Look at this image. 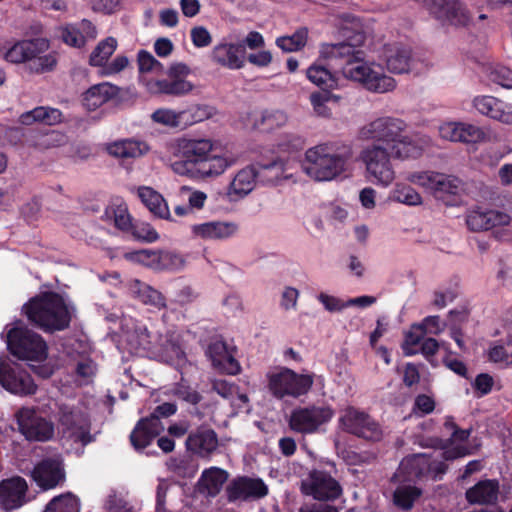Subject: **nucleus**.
Masks as SVG:
<instances>
[{"mask_svg":"<svg viewBox=\"0 0 512 512\" xmlns=\"http://www.w3.org/2000/svg\"><path fill=\"white\" fill-rule=\"evenodd\" d=\"M406 123L391 116L378 117L358 132L363 141H372L359 153L364 167V178L376 187L388 188L397 178L394 161H407L419 158L428 139H415L405 134Z\"/></svg>","mask_w":512,"mask_h":512,"instance_id":"nucleus-1","label":"nucleus"},{"mask_svg":"<svg viewBox=\"0 0 512 512\" xmlns=\"http://www.w3.org/2000/svg\"><path fill=\"white\" fill-rule=\"evenodd\" d=\"M172 153L178 158H188L203 177H216L236 164L237 158L228 152L223 153L218 143L207 137L182 136L171 144Z\"/></svg>","mask_w":512,"mask_h":512,"instance_id":"nucleus-2","label":"nucleus"},{"mask_svg":"<svg viewBox=\"0 0 512 512\" xmlns=\"http://www.w3.org/2000/svg\"><path fill=\"white\" fill-rule=\"evenodd\" d=\"M28 320L45 332L62 331L69 327L74 306L57 293L45 292L23 306Z\"/></svg>","mask_w":512,"mask_h":512,"instance_id":"nucleus-3","label":"nucleus"},{"mask_svg":"<svg viewBox=\"0 0 512 512\" xmlns=\"http://www.w3.org/2000/svg\"><path fill=\"white\" fill-rule=\"evenodd\" d=\"M2 59L11 64H28L31 72L41 74L53 71L57 53L49 51V42L43 38L19 40L5 46Z\"/></svg>","mask_w":512,"mask_h":512,"instance_id":"nucleus-4","label":"nucleus"},{"mask_svg":"<svg viewBox=\"0 0 512 512\" xmlns=\"http://www.w3.org/2000/svg\"><path fill=\"white\" fill-rule=\"evenodd\" d=\"M346 163L347 158L337 153L332 143H321L305 151L301 167L311 179L325 182L340 176Z\"/></svg>","mask_w":512,"mask_h":512,"instance_id":"nucleus-5","label":"nucleus"},{"mask_svg":"<svg viewBox=\"0 0 512 512\" xmlns=\"http://www.w3.org/2000/svg\"><path fill=\"white\" fill-rule=\"evenodd\" d=\"M6 329L7 348L13 356L29 363L46 360L48 346L41 335L27 328L21 321Z\"/></svg>","mask_w":512,"mask_h":512,"instance_id":"nucleus-6","label":"nucleus"},{"mask_svg":"<svg viewBox=\"0 0 512 512\" xmlns=\"http://www.w3.org/2000/svg\"><path fill=\"white\" fill-rule=\"evenodd\" d=\"M58 425L65 445L83 448L93 441L90 418L81 405H61Z\"/></svg>","mask_w":512,"mask_h":512,"instance_id":"nucleus-7","label":"nucleus"},{"mask_svg":"<svg viewBox=\"0 0 512 512\" xmlns=\"http://www.w3.org/2000/svg\"><path fill=\"white\" fill-rule=\"evenodd\" d=\"M342 74L374 93L391 92L397 86L396 80L386 75L380 64L365 61L361 52L354 61L343 65Z\"/></svg>","mask_w":512,"mask_h":512,"instance_id":"nucleus-8","label":"nucleus"},{"mask_svg":"<svg viewBox=\"0 0 512 512\" xmlns=\"http://www.w3.org/2000/svg\"><path fill=\"white\" fill-rule=\"evenodd\" d=\"M267 388L277 399L299 398L306 395L313 386L314 376L310 373H296L286 367H276L266 375Z\"/></svg>","mask_w":512,"mask_h":512,"instance_id":"nucleus-9","label":"nucleus"},{"mask_svg":"<svg viewBox=\"0 0 512 512\" xmlns=\"http://www.w3.org/2000/svg\"><path fill=\"white\" fill-rule=\"evenodd\" d=\"M125 341L132 353L152 352L167 357H180L182 351L178 343L172 339L151 335L147 327L136 323L126 332Z\"/></svg>","mask_w":512,"mask_h":512,"instance_id":"nucleus-10","label":"nucleus"},{"mask_svg":"<svg viewBox=\"0 0 512 512\" xmlns=\"http://www.w3.org/2000/svg\"><path fill=\"white\" fill-rule=\"evenodd\" d=\"M406 180L446 204L450 202L452 196L460 192L462 185L459 178L436 171H413L407 174Z\"/></svg>","mask_w":512,"mask_h":512,"instance_id":"nucleus-11","label":"nucleus"},{"mask_svg":"<svg viewBox=\"0 0 512 512\" xmlns=\"http://www.w3.org/2000/svg\"><path fill=\"white\" fill-rule=\"evenodd\" d=\"M334 415V409L327 404L297 407L292 410L288 425L296 433L304 435L315 434L321 432Z\"/></svg>","mask_w":512,"mask_h":512,"instance_id":"nucleus-12","label":"nucleus"},{"mask_svg":"<svg viewBox=\"0 0 512 512\" xmlns=\"http://www.w3.org/2000/svg\"><path fill=\"white\" fill-rule=\"evenodd\" d=\"M344 431L368 441H380L384 432L381 425L366 412L354 407L346 408L339 419Z\"/></svg>","mask_w":512,"mask_h":512,"instance_id":"nucleus-13","label":"nucleus"},{"mask_svg":"<svg viewBox=\"0 0 512 512\" xmlns=\"http://www.w3.org/2000/svg\"><path fill=\"white\" fill-rule=\"evenodd\" d=\"M340 483L324 470L313 469L301 481V492L318 501H333L342 495Z\"/></svg>","mask_w":512,"mask_h":512,"instance_id":"nucleus-14","label":"nucleus"},{"mask_svg":"<svg viewBox=\"0 0 512 512\" xmlns=\"http://www.w3.org/2000/svg\"><path fill=\"white\" fill-rule=\"evenodd\" d=\"M190 68L183 63L171 65L167 71L169 79L151 80L146 82V88L153 94L183 96L194 89V84L186 79Z\"/></svg>","mask_w":512,"mask_h":512,"instance_id":"nucleus-15","label":"nucleus"},{"mask_svg":"<svg viewBox=\"0 0 512 512\" xmlns=\"http://www.w3.org/2000/svg\"><path fill=\"white\" fill-rule=\"evenodd\" d=\"M15 418L19 431L27 440L45 442L54 436L53 422L39 415L34 408L22 407Z\"/></svg>","mask_w":512,"mask_h":512,"instance_id":"nucleus-16","label":"nucleus"},{"mask_svg":"<svg viewBox=\"0 0 512 512\" xmlns=\"http://www.w3.org/2000/svg\"><path fill=\"white\" fill-rule=\"evenodd\" d=\"M447 466L442 461L432 460L426 454H416L403 459L396 471V479L415 481L423 475L437 478L446 472Z\"/></svg>","mask_w":512,"mask_h":512,"instance_id":"nucleus-17","label":"nucleus"},{"mask_svg":"<svg viewBox=\"0 0 512 512\" xmlns=\"http://www.w3.org/2000/svg\"><path fill=\"white\" fill-rule=\"evenodd\" d=\"M424 6L437 20L454 26H468L472 16L460 0H423Z\"/></svg>","mask_w":512,"mask_h":512,"instance_id":"nucleus-18","label":"nucleus"},{"mask_svg":"<svg viewBox=\"0 0 512 512\" xmlns=\"http://www.w3.org/2000/svg\"><path fill=\"white\" fill-rule=\"evenodd\" d=\"M0 384L8 392L18 396L32 395L37 385L32 377L16 363H7L0 358Z\"/></svg>","mask_w":512,"mask_h":512,"instance_id":"nucleus-19","label":"nucleus"},{"mask_svg":"<svg viewBox=\"0 0 512 512\" xmlns=\"http://www.w3.org/2000/svg\"><path fill=\"white\" fill-rule=\"evenodd\" d=\"M439 135L442 139L464 144H477L484 142L486 133L477 125L468 122L448 121L439 126Z\"/></svg>","mask_w":512,"mask_h":512,"instance_id":"nucleus-20","label":"nucleus"},{"mask_svg":"<svg viewBox=\"0 0 512 512\" xmlns=\"http://www.w3.org/2000/svg\"><path fill=\"white\" fill-rule=\"evenodd\" d=\"M239 226L232 221H207L190 226L191 237L202 241H225L237 235Z\"/></svg>","mask_w":512,"mask_h":512,"instance_id":"nucleus-21","label":"nucleus"},{"mask_svg":"<svg viewBox=\"0 0 512 512\" xmlns=\"http://www.w3.org/2000/svg\"><path fill=\"white\" fill-rule=\"evenodd\" d=\"M512 219L509 214L496 209L475 208L466 216V224L471 231L480 232L509 226Z\"/></svg>","mask_w":512,"mask_h":512,"instance_id":"nucleus-22","label":"nucleus"},{"mask_svg":"<svg viewBox=\"0 0 512 512\" xmlns=\"http://www.w3.org/2000/svg\"><path fill=\"white\" fill-rule=\"evenodd\" d=\"M287 113L279 109L254 110L246 114L243 123L246 127L261 132H272L288 123Z\"/></svg>","mask_w":512,"mask_h":512,"instance_id":"nucleus-23","label":"nucleus"},{"mask_svg":"<svg viewBox=\"0 0 512 512\" xmlns=\"http://www.w3.org/2000/svg\"><path fill=\"white\" fill-rule=\"evenodd\" d=\"M229 502L262 498L267 495L268 487L261 479L241 477L234 479L226 488Z\"/></svg>","mask_w":512,"mask_h":512,"instance_id":"nucleus-24","label":"nucleus"},{"mask_svg":"<svg viewBox=\"0 0 512 512\" xmlns=\"http://www.w3.org/2000/svg\"><path fill=\"white\" fill-rule=\"evenodd\" d=\"M28 486L21 477H12L0 482V505L6 510L20 508L27 501Z\"/></svg>","mask_w":512,"mask_h":512,"instance_id":"nucleus-25","label":"nucleus"},{"mask_svg":"<svg viewBox=\"0 0 512 512\" xmlns=\"http://www.w3.org/2000/svg\"><path fill=\"white\" fill-rule=\"evenodd\" d=\"M382 58L388 71L393 74H404L411 70V51L403 44L389 43L384 45Z\"/></svg>","mask_w":512,"mask_h":512,"instance_id":"nucleus-26","label":"nucleus"},{"mask_svg":"<svg viewBox=\"0 0 512 512\" xmlns=\"http://www.w3.org/2000/svg\"><path fill=\"white\" fill-rule=\"evenodd\" d=\"M359 53V50L347 42L322 43L319 47V59L338 65L341 69L343 65L354 61Z\"/></svg>","mask_w":512,"mask_h":512,"instance_id":"nucleus-27","label":"nucleus"},{"mask_svg":"<svg viewBox=\"0 0 512 512\" xmlns=\"http://www.w3.org/2000/svg\"><path fill=\"white\" fill-rule=\"evenodd\" d=\"M164 430V426L157 415L141 419L133 429L130 440L137 450L144 449Z\"/></svg>","mask_w":512,"mask_h":512,"instance_id":"nucleus-28","label":"nucleus"},{"mask_svg":"<svg viewBox=\"0 0 512 512\" xmlns=\"http://www.w3.org/2000/svg\"><path fill=\"white\" fill-rule=\"evenodd\" d=\"M33 479L43 489H51L64 478L62 464L59 459H45L35 466Z\"/></svg>","mask_w":512,"mask_h":512,"instance_id":"nucleus-29","label":"nucleus"},{"mask_svg":"<svg viewBox=\"0 0 512 512\" xmlns=\"http://www.w3.org/2000/svg\"><path fill=\"white\" fill-rule=\"evenodd\" d=\"M186 447L200 457L209 458L218 447L217 434L212 429L199 428L188 436Z\"/></svg>","mask_w":512,"mask_h":512,"instance_id":"nucleus-30","label":"nucleus"},{"mask_svg":"<svg viewBox=\"0 0 512 512\" xmlns=\"http://www.w3.org/2000/svg\"><path fill=\"white\" fill-rule=\"evenodd\" d=\"M207 355L211 359L213 366L222 372L234 375L240 371L239 363L228 349L226 343L221 340H216L209 345Z\"/></svg>","mask_w":512,"mask_h":512,"instance_id":"nucleus-31","label":"nucleus"},{"mask_svg":"<svg viewBox=\"0 0 512 512\" xmlns=\"http://www.w3.org/2000/svg\"><path fill=\"white\" fill-rule=\"evenodd\" d=\"M211 60L216 64L236 70L244 66V58L240 47L233 43L220 42L213 47Z\"/></svg>","mask_w":512,"mask_h":512,"instance_id":"nucleus-32","label":"nucleus"},{"mask_svg":"<svg viewBox=\"0 0 512 512\" xmlns=\"http://www.w3.org/2000/svg\"><path fill=\"white\" fill-rule=\"evenodd\" d=\"M499 488V482L496 479L481 480L466 491V500L470 504H494L499 496Z\"/></svg>","mask_w":512,"mask_h":512,"instance_id":"nucleus-33","label":"nucleus"},{"mask_svg":"<svg viewBox=\"0 0 512 512\" xmlns=\"http://www.w3.org/2000/svg\"><path fill=\"white\" fill-rule=\"evenodd\" d=\"M227 479L228 473L226 470L219 467H210L202 472L197 482V489L199 493L207 497H215L220 493Z\"/></svg>","mask_w":512,"mask_h":512,"instance_id":"nucleus-34","label":"nucleus"},{"mask_svg":"<svg viewBox=\"0 0 512 512\" xmlns=\"http://www.w3.org/2000/svg\"><path fill=\"white\" fill-rule=\"evenodd\" d=\"M257 178L258 173L253 166L239 170L229 185L228 195L232 199H240L247 196L254 189Z\"/></svg>","mask_w":512,"mask_h":512,"instance_id":"nucleus-35","label":"nucleus"},{"mask_svg":"<svg viewBox=\"0 0 512 512\" xmlns=\"http://www.w3.org/2000/svg\"><path fill=\"white\" fill-rule=\"evenodd\" d=\"M149 146L144 141L123 139L107 144L106 151L115 158H138L149 151Z\"/></svg>","mask_w":512,"mask_h":512,"instance_id":"nucleus-36","label":"nucleus"},{"mask_svg":"<svg viewBox=\"0 0 512 512\" xmlns=\"http://www.w3.org/2000/svg\"><path fill=\"white\" fill-rule=\"evenodd\" d=\"M137 195L148 210L158 218L170 220L169 207L163 196L148 186H141L137 189Z\"/></svg>","mask_w":512,"mask_h":512,"instance_id":"nucleus-37","label":"nucleus"},{"mask_svg":"<svg viewBox=\"0 0 512 512\" xmlns=\"http://www.w3.org/2000/svg\"><path fill=\"white\" fill-rule=\"evenodd\" d=\"M118 94V88L103 82L89 88L83 96V104L88 110H96Z\"/></svg>","mask_w":512,"mask_h":512,"instance_id":"nucleus-38","label":"nucleus"},{"mask_svg":"<svg viewBox=\"0 0 512 512\" xmlns=\"http://www.w3.org/2000/svg\"><path fill=\"white\" fill-rule=\"evenodd\" d=\"M130 291L132 295L144 305L153 306L158 310L164 309L167 306L166 298L160 291L139 280H133L131 282Z\"/></svg>","mask_w":512,"mask_h":512,"instance_id":"nucleus-39","label":"nucleus"},{"mask_svg":"<svg viewBox=\"0 0 512 512\" xmlns=\"http://www.w3.org/2000/svg\"><path fill=\"white\" fill-rule=\"evenodd\" d=\"M22 124L31 125L39 122L45 125H57L64 121L62 112L57 108L39 106L20 116Z\"/></svg>","mask_w":512,"mask_h":512,"instance_id":"nucleus-40","label":"nucleus"},{"mask_svg":"<svg viewBox=\"0 0 512 512\" xmlns=\"http://www.w3.org/2000/svg\"><path fill=\"white\" fill-rule=\"evenodd\" d=\"M393 480L399 483L393 495L394 504L403 510L411 509L414 502L420 497L421 490L411 484L413 481L396 479V473Z\"/></svg>","mask_w":512,"mask_h":512,"instance_id":"nucleus-41","label":"nucleus"},{"mask_svg":"<svg viewBox=\"0 0 512 512\" xmlns=\"http://www.w3.org/2000/svg\"><path fill=\"white\" fill-rule=\"evenodd\" d=\"M388 200L406 206H419L423 203L421 194L404 182H398L394 185L389 192Z\"/></svg>","mask_w":512,"mask_h":512,"instance_id":"nucleus-42","label":"nucleus"},{"mask_svg":"<svg viewBox=\"0 0 512 512\" xmlns=\"http://www.w3.org/2000/svg\"><path fill=\"white\" fill-rule=\"evenodd\" d=\"M339 96L331 94L325 91H317L313 92L309 96L310 104L313 109V113L317 117L329 119L332 117V110L328 106L330 101L337 102L339 100Z\"/></svg>","mask_w":512,"mask_h":512,"instance_id":"nucleus-43","label":"nucleus"},{"mask_svg":"<svg viewBox=\"0 0 512 512\" xmlns=\"http://www.w3.org/2000/svg\"><path fill=\"white\" fill-rule=\"evenodd\" d=\"M213 115L214 108L204 104H196L187 109L181 110L183 129L209 119Z\"/></svg>","mask_w":512,"mask_h":512,"instance_id":"nucleus-44","label":"nucleus"},{"mask_svg":"<svg viewBox=\"0 0 512 512\" xmlns=\"http://www.w3.org/2000/svg\"><path fill=\"white\" fill-rule=\"evenodd\" d=\"M307 40L308 29L301 27L292 35L278 37L275 43L284 52H295L305 47Z\"/></svg>","mask_w":512,"mask_h":512,"instance_id":"nucleus-45","label":"nucleus"},{"mask_svg":"<svg viewBox=\"0 0 512 512\" xmlns=\"http://www.w3.org/2000/svg\"><path fill=\"white\" fill-rule=\"evenodd\" d=\"M116 48L117 40L113 37H107L106 39L99 42L95 49L92 51L89 63L92 66L103 68L110 56L115 52Z\"/></svg>","mask_w":512,"mask_h":512,"instance_id":"nucleus-46","label":"nucleus"},{"mask_svg":"<svg viewBox=\"0 0 512 512\" xmlns=\"http://www.w3.org/2000/svg\"><path fill=\"white\" fill-rule=\"evenodd\" d=\"M306 76L314 85L322 88H332L335 83V77L329 69L323 65L314 63L306 71Z\"/></svg>","mask_w":512,"mask_h":512,"instance_id":"nucleus-47","label":"nucleus"},{"mask_svg":"<svg viewBox=\"0 0 512 512\" xmlns=\"http://www.w3.org/2000/svg\"><path fill=\"white\" fill-rule=\"evenodd\" d=\"M44 512H80L79 500L71 493L54 497Z\"/></svg>","mask_w":512,"mask_h":512,"instance_id":"nucleus-48","label":"nucleus"},{"mask_svg":"<svg viewBox=\"0 0 512 512\" xmlns=\"http://www.w3.org/2000/svg\"><path fill=\"white\" fill-rule=\"evenodd\" d=\"M426 335L420 325L413 324L410 329L405 333L404 341L402 343V350L406 356H413L419 353V347Z\"/></svg>","mask_w":512,"mask_h":512,"instance_id":"nucleus-49","label":"nucleus"},{"mask_svg":"<svg viewBox=\"0 0 512 512\" xmlns=\"http://www.w3.org/2000/svg\"><path fill=\"white\" fill-rule=\"evenodd\" d=\"M151 119L154 123L159 125L183 129L181 111L159 108L151 114Z\"/></svg>","mask_w":512,"mask_h":512,"instance_id":"nucleus-50","label":"nucleus"},{"mask_svg":"<svg viewBox=\"0 0 512 512\" xmlns=\"http://www.w3.org/2000/svg\"><path fill=\"white\" fill-rule=\"evenodd\" d=\"M106 216L113 219L115 226L121 230L131 228V217L127 205L123 202L111 204L106 209Z\"/></svg>","mask_w":512,"mask_h":512,"instance_id":"nucleus-51","label":"nucleus"},{"mask_svg":"<svg viewBox=\"0 0 512 512\" xmlns=\"http://www.w3.org/2000/svg\"><path fill=\"white\" fill-rule=\"evenodd\" d=\"M501 99L489 95L477 96L473 99V107L482 115L493 120L497 119Z\"/></svg>","mask_w":512,"mask_h":512,"instance_id":"nucleus-52","label":"nucleus"},{"mask_svg":"<svg viewBox=\"0 0 512 512\" xmlns=\"http://www.w3.org/2000/svg\"><path fill=\"white\" fill-rule=\"evenodd\" d=\"M257 170L258 178L264 183H273L281 179L284 175V162L274 160L268 164L260 165Z\"/></svg>","mask_w":512,"mask_h":512,"instance_id":"nucleus-53","label":"nucleus"},{"mask_svg":"<svg viewBox=\"0 0 512 512\" xmlns=\"http://www.w3.org/2000/svg\"><path fill=\"white\" fill-rule=\"evenodd\" d=\"M125 257L131 261L138 262L153 270H159L160 265V251L157 250H139L127 253Z\"/></svg>","mask_w":512,"mask_h":512,"instance_id":"nucleus-54","label":"nucleus"},{"mask_svg":"<svg viewBox=\"0 0 512 512\" xmlns=\"http://www.w3.org/2000/svg\"><path fill=\"white\" fill-rule=\"evenodd\" d=\"M137 63L140 73H152L156 75L164 73V66L146 50H140L138 52Z\"/></svg>","mask_w":512,"mask_h":512,"instance_id":"nucleus-55","label":"nucleus"},{"mask_svg":"<svg viewBox=\"0 0 512 512\" xmlns=\"http://www.w3.org/2000/svg\"><path fill=\"white\" fill-rule=\"evenodd\" d=\"M186 265L185 258L173 251H160L159 270H167L172 272L181 271Z\"/></svg>","mask_w":512,"mask_h":512,"instance_id":"nucleus-56","label":"nucleus"},{"mask_svg":"<svg viewBox=\"0 0 512 512\" xmlns=\"http://www.w3.org/2000/svg\"><path fill=\"white\" fill-rule=\"evenodd\" d=\"M488 78L491 82L503 88L512 89V70L505 66L496 65L491 67L488 72Z\"/></svg>","mask_w":512,"mask_h":512,"instance_id":"nucleus-57","label":"nucleus"},{"mask_svg":"<svg viewBox=\"0 0 512 512\" xmlns=\"http://www.w3.org/2000/svg\"><path fill=\"white\" fill-rule=\"evenodd\" d=\"M489 360L501 364L504 366H508L512 364V343L507 347L502 345H496L490 348L488 352Z\"/></svg>","mask_w":512,"mask_h":512,"instance_id":"nucleus-58","label":"nucleus"},{"mask_svg":"<svg viewBox=\"0 0 512 512\" xmlns=\"http://www.w3.org/2000/svg\"><path fill=\"white\" fill-rule=\"evenodd\" d=\"M170 469L179 477L192 478L198 471V465L190 460L179 459L170 463Z\"/></svg>","mask_w":512,"mask_h":512,"instance_id":"nucleus-59","label":"nucleus"},{"mask_svg":"<svg viewBox=\"0 0 512 512\" xmlns=\"http://www.w3.org/2000/svg\"><path fill=\"white\" fill-rule=\"evenodd\" d=\"M173 394L176 397H178L179 399H181L191 405L198 404L202 399V396L200 395V393L197 390H195L194 388H192L190 386L184 385V384L177 385L173 389Z\"/></svg>","mask_w":512,"mask_h":512,"instance_id":"nucleus-60","label":"nucleus"},{"mask_svg":"<svg viewBox=\"0 0 512 512\" xmlns=\"http://www.w3.org/2000/svg\"><path fill=\"white\" fill-rule=\"evenodd\" d=\"M435 409V401L432 397L421 394L415 398L412 413L417 416L430 414Z\"/></svg>","mask_w":512,"mask_h":512,"instance_id":"nucleus-61","label":"nucleus"},{"mask_svg":"<svg viewBox=\"0 0 512 512\" xmlns=\"http://www.w3.org/2000/svg\"><path fill=\"white\" fill-rule=\"evenodd\" d=\"M193 45L197 48L208 47L212 43V35L204 26H195L190 31Z\"/></svg>","mask_w":512,"mask_h":512,"instance_id":"nucleus-62","label":"nucleus"},{"mask_svg":"<svg viewBox=\"0 0 512 512\" xmlns=\"http://www.w3.org/2000/svg\"><path fill=\"white\" fill-rule=\"evenodd\" d=\"M61 37L63 41L73 47H82L85 45L84 37L75 25H67L62 29Z\"/></svg>","mask_w":512,"mask_h":512,"instance_id":"nucleus-63","label":"nucleus"},{"mask_svg":"<svg viewBox=\"0 0 512 512\" xmlns=\"http://www.w3.org/2000/svg\"><path fill=\"white\" fill-rule=\"evenodd\" d=\"M418 324L424 330L425 335H439L445 329V323L437 315L427 316Z\"/></svg>","mask_w":512,"mask_h":512,"instance_id":"nucleus-64","label":"nucleus"}]
</instances>
